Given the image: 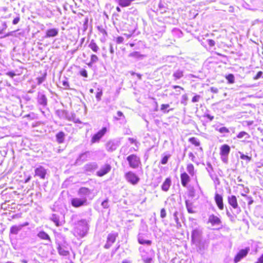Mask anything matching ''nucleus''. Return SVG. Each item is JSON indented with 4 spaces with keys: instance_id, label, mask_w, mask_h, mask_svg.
Segmentation results:
<instances>
[{
    "instance_id": "f8f14e48",
    "label": "nucleus",
    "mask_w": 263,
    "mask_h": 263,
    "mask_svg": "<svg viewBox=\"0 0 263 263\" xmlns=\"http://www.w3.org/2000/svg\"><path fill=\"white\" fill-rule=\"evenodd\" d=\"M208 222L213 226H221L222 223L220 219L214 214H211L209 216Z\"/></svg>"
},
{
    "instance_id": "ddd939ff",
    "label": "nucleus",
    "mask_w": 263,
    "mask_h": 263,
    "mask_svg": "<svg viewBox=\"0 0 263 263\" xmlns=\"http://www.w3.org/2000/svg\"><path fill=\"white\" fill-rule=\"evenodd\" d=\"M119 146V142L115 140H110L107 142L106 144V148L107 151L112 152L116 150Z\"/></svg>"
},
{
    "instance_id": "680f3d73",
    "label": "nucleus",
    "mask_w": 263,
    "mask_h": 263,
    "mask_svg": "<svg viewBox=\"0 0 263 263\" xmlns=\"http://www.w3.org/2000/svg\"><path fill=\"white\" fill-rule=\"evenodd\" d=\"M128 140L131 143H135V145H137V142H136L135 139L132 138H128Z\"/></svg>"
},
{
    "instance_id": "c03bdc74",
    "label": "nucleus",
    "mask_w": 263,
    "mask_h": 263,
    "mask_svg": "<svg viewBox=\"0 0 263 263\" xmlns=\"http://www.w3.org/2000/svg\"><path fill=\"white\" fill-rule=\"evenodd\" d=\"M240 155V159L242 160H246L247 161L249 162L251 160V158L250 157H249L248 156L245 155L239 152Z\"/></svg>"
},
{
    "instance_id": "393cba45",
    "label": "nucleus",
    "mask_w": 263,
    "mask_h": 263,
    "mask_svg": "<svg viewBox=\"0 0 263 263\" xmlns=\"http://www.w3.org/2000/svg\"><path fill=\"white\" fill-rule=\"evenodd\" d=\"M184 74V70L182 69H177L174 71L173 76L175 80L180 79L183 77Z\"/></svg>"
},
{
    "instance_id": "7c9ffc66",
    "label": "nucleus",
    "mask_w": 263,
    "mask_h": 263,
    "mask_svg": "<svg viewBox=\"0 0 263 263\" xmlns=\"http://www.w3.org/2000/svg\"><path fill=\"white\" fill-rule=\"evenodd\" d=\"M138 240L139 243L142 245L150 246L152 243V241L151 240H145L142 236H139Z\"/></svg>"
},
{
    "instance_id": "e2e57ef3",
    "label": "nucleus",
    "mask_w": 263,
    "mask_h": 263,
    "mask_svg": "<svg viewBox=\"0 0 263 263\" xmlns=\"http://www.w3.org/2000/svg\"><path fill=\"white\" fill-rule=\"evenodd\" d=\"M19 21H20L19 17H17L15 18L13 21V24H14V25L17 24L18 23Z\"/></svg>"
},
{
    "instance_id": "a878e982",
    "label": "nucleus",
    "mask_w": 263,
    "mask_h": 263,
    "mask_svg": "<svg viewBox=\"0 0 263 263\" xmlns=\"http://www.w3.org/2000/svg\"><path fill=\"white\" fill-rule=\"evenodd\" d=\"M37 236L42 239L48 240L49 242H51L49 236L44 231H40Z\"/></svg>"
},
{
    "instance_id": "8fccbe9b",
    "label": "nucleus",
    "mask_w": 263,
    "mask_h": 263,
    "mask_svg": "<svg viewBox=\"0 0 263 263\" xmlns=\"http://www.w3.org/2000/svg\"><path fill=\"white\" fill-rule=\"evenodd\" d=\"M80 74L82 76L87 78L88 77L87 71L85 69H83L80 71Z\"/></svg>"
},
{
    "instance_id": "864d4df0",
    "label": "nucleus",
    "mask_w": 263,
    "mask_h": 263,
    "mask_svg": "<svg viewBox=\"0 0 263 263\" xmlns=\"http://www.w3.org/2000/svg\"><path fill=\"white\" fill-rule=\"evenodd\" d=\"M189 157L193 162H195V156H194L193 153L190 152L189 154Z\"/></svg>"
},
{
    "instance_id": "f03ea898",
    "label": "nucleus",
    "mask_w": 263,
    "mask_h": 263,
    "mask_svg": "<svg viewBox=\"0 0 263 263\" xmlns=\"http://www.w3.org/2000/svg\"><path fill=\"white\" fill-rule=\"evenodd\" d=\"M196 248L197 251L199 253L202 254L204 251L208 249L209 241L207 240L202 239L193 243Z\"/></svg>"
},
{
    "instance_id": "c85d7f7f",
    "label": "nucleus",
    "mask_w": 263,
    "mask_h": 263,
    "mask_svg": "<svg viewBox=\"0 0 263 263\" xmlns=\"http://www.w3.org/2000/svg\"><path fill=\"white\" fill-rule=\"evenodd\" d=\"M65 134L63 132L58 133L56 135L57 140L59 143H62L64 142L65 139Z\"/></svg>"
},
{
    "instance_id": "bf43d9fd",
    "label": "nucleus",
    "mask_w": 263,
    "mask_h": 263,
    "mask_svg": "<svg viewBox=\"0 0 263 263\" xmlns=\"http://www.w3.org/2000/svg\"><path fill=\"white\" fill-rule=\"evenodd\" d=\"M262 74V72L260 71L259 72H257L256 76H255V77L254 78V79H259Z\"/></svg>"
},
{
    "instance_id": "a19ab883",
    "label": "nucleus",
    "mask_w": 263,
    "mask_h": 263,
    "mask_svg": "<svg viewBox=\"0 0 263 263\" xmlns=\"http://www.w3.org/2000/svg\"><path fill=\"white\" fill-rule=\"evenodd\" d=\"M170 107L169 104H163L161 105L160 110L163 112L164 113H168L170 110H167V109Z\"/></svg>"
},
{
    "instance_id": "6e6d98bb",
    "label": "nucleus",
    "mask_w": 263,
    "mask_h": 263,
    "mask_svg": "<svg viewBox=\"0 0 263 263\" xmlns=\"http://www.w3.org/2000/svg\"><path fill=\"white\" fill-rule=\"evenodd\" d=\"M62 85L65 88H67L69 87L68 82L67 81H63Z\"/></svg>"
},
{
    "instance_id": "9b49d317",
    "label": "nucleus",
    "mask_w": 263,
    "mask_h": 263,
    "mask_svg": "<svg viewBox=\"0 0 263 263\" xmlns=\"http://www.w3.org/2000/svg\"><path fill=\"white\" fill-rule=\"evenodd\" d=\"M35 175L39 177L42 179H44L47 174L46 170L42 166L37 167L35 171Z\"/></svg>"
},
{
    "instance_id": "13d9d810",
    "label": "nucleus",
    "mask_w": 263,
    "mask_h": 263,
    "mask_svg": "<svg viewBox=\"0 0 263 263\" xmlns=\"http://www.w3.org/2000/svg\"><path fill=\"white\" fill-rule=\"evenodd\" d=\"M112 244L113 243H110V242H109L107 240L106 243L104 246V248H106V249H108V248H109L111 247V246Z\"/></svg>"
},
{
    "instance_id": "603ef678",
    "label": "nucleus",
    "mask_w": 263,
    "mask_h": 263,
    "mask_svg": "<svg viewBox=\"0 0 263 263\" xmlns=\"http://www.w3.org/2000/svg\"><path fill=\"white\" fill-rule=\"evenodd\" d=\"M208 45L211 46V47H213L215 45V41L214 40H208Z\"/></svg>"
},
{
    "instance_id": "338daca9",
    "label": "nucleus",
    "mask_w": 263,
    "mask_h": 263,
    "mask_svg": "<svg viewBox=\"0 0 263 263\" xmlns=\"http://www.w3.org/2000/svg\"><path fill=\"white\" fill-rule=\"evenodd\" d=\"M256 263H263V254L258 258Z\"/></svg>"
},
{
    "instance_id": "7ed1b4c3",
    "label": "nucleus",
    "mask_w": 263,
    "mask_h": 263,
    "mask_svg": "<svg viewBox=\"0 0 263 263\" xmlns=\"http://www.w3.org/2000/svg\"><path fill=\"white\" fill-rule=\"evenodd\" d=\"M230 152V147L227 144L222 145L220 148V155L222 161L227 163L228 155Z\"/></svg>"
},
{
    "instance_id": "f257e3e1",
    "label": "nucleus",
    "mask_w": 263,
    "mask_h": 263,
    "mask_svg": "<svg viewBox=\"0 0 263 263\" xmlns=\"http://www.w3.org/2000/svg\"><path fill=\"white\" fill-rule=\"evenodd\" d=\"M88 230L87 222L86 220L82 219L78 222L74 230V234L81 238L84 237Z\"/></svg>"
},
{
    "instance_id": "6e6552de",
    "label": "nucleus",
    "mask_w": 263,
    "mask_h": 263,
    "mask_svg": "<svg viewBox=\"0 0 263 263\" xmlns=\"http://www.w3.org/2000/svg\"><path fill=\"white\" fill-rule=\"evenodd\" d=\"M125 177L126 179L133 184H137L139 181L138 177L132 172L126 173Z\"/></svg>"
},
{
    "instance_id": "49530a36",
    "label": "nucleus",
    "mask_w": 263,
    "mask_h": 263,
    "mask_svg": "<svg viewBox=\"0 0 263 263\" xmlns=\"http://www.w3.org/2000/svg\"><path fill=\"white\" fill-rule=\"evenodd\" d=\"M101 205L102 206V207L104 209H107L108 208L109 205H108V199H106L105 200H104L102 203H101Z\"/></svg>"
},
{
    "instance_id": "9d476101",
    "label": "nucleus",
    "mask_w": 263,
    "mask_h": 263,
    "mask_svg": "<svg viewBox=\"0 0 263 263\" xmlns=\"http://www.w3.org/2000/svg\"><path fill=\"white\" fill-rule=\"evenodd\" d=\"M250 251L249 248H247L245 249H242L239 251L234 258L235 263L239 262L241 259L246 257Z\"/></svg>"
},
{
    "instance_id": "5fc2aeb1",
    "label": "nucleus",
    "mask_w": 263,
    "mask_h": 263,
    "mask_svg": "<svg viewBox=\"0 0 263 263\" xmlns=\"http://www.w3.org/2000/svg\"><path fill=\"white\" fill-rule=\"evenodd\" d=\"M102 95V92L101 91L97 92L96 95V98L98 101L101 100V96Z\"/></svg>"
},
{
    "instance_id": "5701e85b",
    "label": "nucleus",
    "mask_w": 263,
    "mask_h": 263,
    "mask_svg": "<svg viewBox=\"0 0 263 263\" xmlns=\"http://www.w3.org/2000/svg\"><path fill=\"white\" fill-rule=\"evenodd\" d=\"M59 30L56 28L48 29L46 31L45 37H54L58 34Z\"/></svg>"
},
{
    "instance_id": "1a4fd4ad",
    "label": "nucleus",
    "mask_w": 263,
    "mask_h": 263,
    "mask_svg": "<svg viewBox=\"0 0 263 263\" xmlns=\"http://www.w3.org/2000/svg\"><path fill=\"white\" fill-rule=\"evenodd\" d=\"M106 132V128L103 127L101 130L99 131L97 133H96L92 136L91 139V143H95L96 142H99L101 138L105 134Z\"/></svg>"
},
{
    "instance_id": "b1692460",
    "label": "nucleus",
    "mask_w": 263,
    "mask_h": 263,
    "mask_svg": "<svg viewBox=\"0 0 263 263\" xmlns=\"http://www.w3.org/2000/svg\"><path fill=\"white\" fill-rule=\"evenodd\" d=\"M171 183V179L170 178H166L161 185V189L164 192L168 191Z\"/></svg>"
},
{
    "instance_id": "6ab92c4d",
    "label": "nucleus",
    "mask_w": 263,
    "mask_h": 263,
    "mask_svg": "<svg viewBox=\"0 0 263 263\" xmlns=\"http://www.w3.org/2000/svg\"><path fill=\"white\" fill-rule=\"evenodd\" d=\"M98 168V164L96 162H89L84 166V170L85 172H92Z\"/></svg>"
},
{
    "instance_id": "a211bd4d",
    "label": "nucleus",
    "mask_w": 263,
    "mask_h": 263,
    "mask_svg": "<svg viewBox=\"0 0 263 263\" xmlns=\"http://www.w3.org/2000/svg\"><path fill=\"white\" fill-rule=\"evenodd\" d=\"M181 182L183 186L186 187L187 184L190 181V177L189 175L184 172L180 175Z\"/></svg>"
},
{
    "instance_id": "4c0bfd02",
    "label": "nucleus",
    "mask_w": 263,
    "mask_h": 263,
    "mask_svg": "<svg viewBox=\"0 0 263 263\" xmlns=\"http://www.w3.org/2000/svg\"><path fill=\"white\" fill-rule=\"evenodd\" d=\"M59 116L62 119L67 118V112L65 110H61L57 111Z\"/></svg>"
},
{
    "instance_id": "774afa93",
    "label": "nucleus",
    "mask_w": 263,
    "mask_h": 263,
    "mask_svg": "<svg viewBox=\"0 0 263 263\" xmlns=\"http://www.w3.org/2000/svg\"><path fill=\"white\" fill-rule=\"evenodd\" d=\"M205 117L209 119L210 121H212L214 119V116H211L209 114L206 115Z\"/></svg>"
},
{
    "instance_id": "3c124183",
    "label": "nucleus",
    "mask_w": 263,
    "mask_h": 263,
    "mask_svg": "<svg viewBox=\"0 0 263 263\" xmlns=\"http://www.w3.org/2000/svg\"><path fill=\"white\" fill-rule=\"evenodd\" d=\"M124 41V38L122 36H118L116 39V42L118 44H121L123 43Z\"/></svg>"
},
{
    "instance_id": "ea45409f",
    "label": "nucleus",
    "mask_w": 263,
    "mask_h": 263,
    "mask_svg": "<svg viewBox=\"0 0 263 263\" xmlns=\"http://www.w3.org/2000/svg\"><path fill=\"white\" fill-rule=\"evenodd\" d=\"M244 137H246V138H249L250 137V135L246 132H241L237 136V137L239 139Z\"/></svg>"
},
{
    "instance_id": "c756f323",
    "label": "nucleus",
    "mask_w": 263,
    "mask_h": 263,
    "mask_svg": "<svg viewBox=\"0 0 263 263\" xmlns=\"http://www.w3.org/2000/svg\"><path fill=\"white\" fill-rule=\"evenodd\" d=\"M134 0H118L119 5L122 7L129 6Z\"/></svg>"
},
{
    "instance_id": "58836bf2",
    "label": "nucleus",
    "mask_w": 263,
    "mask_h": 263,
    "mask_svg": "<svg viewBox=\"0 0 263 263\" xmlns=\"http://www.w3.org/2000/svg\"><path fill=\"white\" fill-rule=\"evenodd\" d=\"M226 79L230 84H233L235 82V78L233 74H229L226 77Z\"/></svg>"
},
{
    "instance_id": "a18cd8bd",
    "label": "nucleus",
    "mask_w": 263,
    "mask_h": 263,
    "mask_svg": "<svg viewBox=\"0 0 263 263\" xmlns=\"http://www.w3.org/2000/svg\"><path fill=\"white\" fill-rule=\"evenodd\" d=\"M170 155H166V156H165L161 160V163L162 164H165L167 163V161H168V158H170Z\"/></svg>"
},
{
    "instance_id": "72a5a7b5",
    "label": "nucleus",
    "mask_w": 263,
    "mask_h": 263,
    "mask_svg": "<svg viewBox=\"0 0 263 263\" xmlns=\"http://www.w3.org/2000/svg\"><path fill=\"white\" fill-rule=\"evenodd\" d=\"M99 60L98 57L95 54H92L91 55L90 62L88 64L89 66H91L92 64L97 62Z\"/></svg>"
},
{
    "instance_id": "f704fd0d",
    "label": "nucleus",
    "mask_w": 263,
    "mask_h": 263,
    "mask_svg": "<svg viewBox=\"0 0 263 263\" xmlns=\"http://www.w3.org/2000/svg\"><path fill=\"white\" fill-rule=\"evenodd\" d=\"M117 235L115 234H109L107 237V241L110 242V243H114L116 240Z\"/></svg>"
},
{
    "instance_id": "4468645a",
    "label": "nucleus",
    "mask_w": 263,
    "mask_h": 263,
    "mask_svg": "<svg viewBox=\"0 0 263 263\" xmlns=\"http://www.w3.org/2000/svg\"><path fill=\"white\" fill-rule=\"evenodd\" d=\"M91 156V153L89 151H86L83 153L81 154L79 157L77 159L76 163L79 164L80 162L87 161L88 158H90Z\"/></svg>"
},
{
    "instance_id": "c9c22d12",
    "label": "nucleus",
    "mask_w": 263,
    "mask_h": 263,
    "mask_svg": "<svg viewBox=\"0 0 263 263\" xmlns=\"http://www.w3.org/2000/svg\"><path fill=\"white\" fill-rule=\"evenodd\" d=\"M189 141L196 146H199L200 144V141L195 137H192L189 139Z\"/></svg>"
},
{
    "instance_id": "0e129e2a",
    "label": "nucleus",
    "mask_w": 263,
    "mask_h": 263,
    "mask_svg": "<svg viewBox=\"0 0 263 263\" xmlns=\"http://www.w3.org/2000/svg\"><path fill=\"white\" fill-rule=\"evenodd\" d=\"M226 214H227V215L230 218L231 220L232 221L233 220L232 219L233 218V217L228 210L227 211Z\"/></svg>"
},
{
    "instance_id": "4d7b16f0",
    "label": "nucleus",
    "mask_w": 263,
    "mask_h": 263,
    "mask_svg": "<svg viewBox=\"0 0 263 263\" xmlns=\"http://www.w3.org/2000/svg\"><path fill=\"white\" fill-rule=\"evenodd\" d=\"M210 90L213 93H217L218 92V89L216 87H212L210 88Z\"/></svg>"
},
{
    "instance_id": "aec40b11",
    "label": "nucleus",
    "mask_w": 263,
    "mask_h": 263,
    "mask_svg": "<svg viewBox=\"0 0 263 263\" xmlns=\"http://www.w3.org/2000/svg\"><path fill=\"white\" fill-rule=\"evenodd\" d=\"M215 200L219 209H223V198L221 195L216 193L215 196Z\"/></svg>"
},
{
    "instance_id": "39448f33",
    "label": "nucleus",
    "mask_w": 263,
    "mask_h": 263,
    "mask_svg": "<svg viewBox=\"0 0 263 263\" xmlns=\"http://www.w3.org/2000/svg\"><path fill=\"white\" fill-rule=\"evenodd\" d=\"M202 234V229L200 228H197L193 230L191 234V241L192 243L203 239Z\"/></svg>"
},
{
    "instance_id": "0eeeda50",
    "label": "nucleus",
    "mask_w": 263,
    "mask_h": 263,
    "mask_svg": "<svg viewBox=\"0 0 263 263\" xmlns=\"http://www.w3.org/2000/svg\"><path fill=\"white\" fill-rule=\"evenodd\" d=\"M228 200L229 203L232 206V208L236 210V213L239 214L241 211V210L237 203V200L236 196L234 195L229 196Z\"/></svg>"
},
{
    "instance_id": "20e7f679",
    "label": "nucleus",
    "mask_w": 263,
    "mask_h": 263,
    "mask_svg": "<svg viewBox=\"0 0 263 263\" xmlns=\"http://www.w3.org/2000/svg\"><path fill=\"white\" fill-rule=\"evenodd\" d=\"M126 160L128 162L130 167L133 168H138L140 164V158L135 154L128 156Z\"/></svg>"
},
{
    "instance_id": "4be33fe9",
    "label": "nucleus",
    "mask_w": 263,
    "mask_h": 263,
    "mask_svg": "<svg viewBox=\"0 0 263 263\" xmlns=\"http://www.w3.org/2000/svg\"><path fill=\"white\" fill-rule=\"evenodd\" d=\"M57 249L59 254L61 255L67 256L69 254V252L65 246L59 245Z\"/></svg>"
},
{
    "instance_id": "cd10ccee",
    "label": "nucleus",
    "mask_w": 263,
    "mask_h": 263,
    "mask_svg": "<svg viewBox=\"0 0 263 263\" xmlns=\"http://www.w3.org/2000/svg\"><path fill=\"white\" fill-rule=\"evenodd\" d=\"M88 47L95 52H97L99 50V46L93 40L90 41V43L88 45Z\"/></svg>"
},
{
    "instance_id": "09e8293b",
    "label": "nucleus",
    "mask_w": 263,
    "mask_h": 263,
    "mask_svg": "<svg viewBox=\"0 0 263 263\" xmlns=\"http://www.w3.org/2000/svg\"><path fill=\"white\" fill-rule=\"evenodd\" d=\"M166 214L165 210L164 209H162L161 210V212H160L161 217L163 218L166 217Z\"/></svg>"
},
{
    "instance_id": "2eb2a0df",
    "label": "nucleus",
    "mask_w": 263,
    "mask_h": 263,
    "mask_svg": "<svg viewBox=\"0 0 263 263\" xmlns=\"http://www.w3.org/2000/svg\"><path fill=\"white\" fill-rule=\"evenodd\" d=\"M29 225V222H26L23 224L18 226H13L10 228V233L12 234L16 235L18 232L22 230V229L26 226Z\"/></svg>"
},
{
    "instance_id": "37998d69",
    "label": "nucleus",
    "mask_w": 263,
    "mask_h": 263,
    "mask_svg": "<svg viewBox=\"0 0 263 263\" xmlns=\"http://www.w3.org/2000/svg\"><path fill=\"white\" fill-rule=\"evenodd\" d=\"M219 133L221 134L228 133L230 132L228 128L226 127H222L219 129H216Z\"/></svg>"
},
{
    "instance_id": "de8ad7c7",
    "label": "nucleus",
    "mask_w": 263,
    "mask_h": 263,
    "mask_svg": "<svg viewBox=\"0 0 263 263\" xmlns=\"http://www.w3.org/2000/svg\"><path fill=\"white\" fill-rule=\"evenodd\" d=\"M200 98V96L199 95H196L192 98V101L193 103L197 102L199 101Z\"/></svg>"
},
{
    "instance_id": "dca6fc26",
    "label": "nucleus",
    "mask_w": 263,
    "mask_h": 263,
    "mask_svg": "<svg viewBox=\"0 0 263 263\" xmlns=\"http://www.w3.org/2000/svg\"><path fill=\"white\" fill-rule=\"evenodd\" d=\"M78 194L81 197L80 198L85 197L87 199V197L91 194V191L88 188L82 187L79 190Z\"/></svg>"
},
{
    "instance_id": "69168bd1",
    "label": "nucleus",
    "mask_w": 263,
    "mask_h": 263,
    "mask_svg": "<svg viewBox=\"0 0 263 263\" xmlns=\"http://www.w3.org/2000/svg\"><path fill=\"white\" fill-rule=\"evenodd\" d=\"M177 214H178V213L176 212H175L174 214V218H175V221L178 223V221H179V219L177 217Z\"/></svg>"
},
{
    "instance_id": "473e14b6",
    "label": "nucleus",
    "mask_w": 263,
    "mask_h": 263,
    "mask_svg": "<svg viewBox=\"0 0 263 263\" xmlns=\"http://www.w3.org/2000/svg\"><path fill=\"white\" fill-rule=\"evenodd\" d=\"M186 170L189 174L193 176L195 174L194 166L192 164H189L187 165Z\"/></svg>"
},
{
    "instance_id": "e433bc0d",
    "label": "nucleus",
    "mask_w": 263,
    "mask_h": 263,
    "mask_svg": "<svg viewBox=\"0 0 263 263\" xmlns=\"http://www.w3.org/2000/svg\"><path fill=\"white\" fill-rule=\"evenodd\" d=\"M50 219L57 226H60L59 218L55 214H53Z\"/></svg>"
},
{
    "instance_id": "79ce46f5",
    "label": "nucleus",
    "mask_w": 263,
    "mask_h": 263,
    "mask_svg": "<svg viewBox=\"0 0 263 263\" xmlns=\"http://www.w3.org/2000/svg\"><path fill=\"white\" fill-rule=\"evenodd\" d=\"M188 100V97L186 95H183L181 97V103L186 105L187 104V101Z\"/></svg>"
},
{
    "instance_id": "412c9836",
    "label": "nucleus",
    "mask_w": 263,
    "mask_h": 263,
    "mask_svg": "<svg viewBox=\"0 0 263 263\" xmlns=\"http://www.w3.org/2000/svg\"><path fill=\"white\" fill-rule=\"evenodd\" d=\"M37 102L43 106H46L47 104V99L45 95L41 93H39L37 96Z\"/></svg>"
},
{
    "instance_id": "2f4dec72",
    "label": "nucleus",
    "mask_w": 263,
    "mask_h": 263,
    "mask_svg": "<svg viewBox=\"0 0 263 263\" xmlns=\"http://www.w3.org/2000/svg\"><path fill=\"white\" fill-rule=\"evenodd\" d=\"M185 205H186V208L187 210L189 213H194V211L193 209V204L191 201H190L189 200H186L185 201Z\"/></svg>"
},
{
    "instance_id": "052dcab7",
    "label": "nucleus",
    "mask_w": 263,
    "mask_h": 263,
    "mask_svg": "<svg viewBox=\"0 0 263 263\" xmlns=\"http://www.w3.org/2000/svg\"><path fill=\"white\" fill-rule=\"evenodd\" d=\"M6 74L11 78H13L14 76H15L16 74L15 73L12 71H9L6 73Z\"/></svg>"
},
{
    "instance_id": "bb28decb",
    "label": "nucleus",
    "mask_w": 263,
    "mask_h": 263,
    "mask_svg": "<svg viewBox=\"0 0 263 263\" xmlns=\"http://www.w3.org/2000/svg\"><path fill=\"white\" fill-rule=\"evenodd\" d=\"M128 57L133 58L136 59H142L145 57V55L140 54L139 52L135 51L129 53Z\"/></svg>"
},
{
    "instance_id": "423d86ee",
    "label": "nucleus",
    "mask_w": 263,
    "mask_h": 263,
    "mask_svg": "<svg viewBox=\"0 0 263 263\" xmlns=\"http://www.w3.org/2000/svg\"><path fill=\"white\" fill-rule=\"evenodd\" d=\"M71 205L74 208L87 205L88 204L87 199L84 198H74L71 200Z\"/></svg>"
},
{
    "instance_id": "f3484780",
    "label": "nucleus",
    "mask_w": 263,
    "mask_h": 263,
    "mask_svg": "<svg viewBox=\"0 0 263 263\" xmlns=\"http://www.w3.org/2000/svg\"><path fill=\"white\" fill-rule=\"evenodd\" d=\"M111 168V166L109 164H105L97 172V174L98 176L102 177L110 172Z\"/></svg>"
}]
</instances>
